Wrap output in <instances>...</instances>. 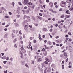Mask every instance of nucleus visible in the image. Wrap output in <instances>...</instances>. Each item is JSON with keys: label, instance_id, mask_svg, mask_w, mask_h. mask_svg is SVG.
I'll use <instances>...</instances> for the list:
<instances>
[{"label": "nucleus", "instance_id": "f257e3e1", "mask_svg": "<svg viewBox=\"0 0 73 73\" xmlns=\"http://www.w3.org/2000/svg\"><path fill=\"white\" fill-rule=\"evenodd\" d=\"M26 18H27V20H28L29 21L31 19V18H30V17H29L28 16H27L26 15H24L23 17L24 19H26Z\"/></svg>", "mask_w": 73, "mask_h": 73}, {"label": "nucleus", "instance_id": "f03ea898", "mask_svg": "<svg viewBox=\"0 0 73 73\" xmlns=\"http://www.w3.org/2000/svg\"><path fill=\"white\" fill-rule=\"evenodd\" d=\"M24 3L23 4L24 5H25V4H28V3L29 2V0H24Z\"/></svg>", "mask_w": 73, "mask_h": 73}, {"label": "nucleus", "instance_id": "7ed1b4c3", "mask_svg": "<svg viewBox=\"0 0 73 73\" xmlns=\"http://www.w3.org/2000/svg\"><path fill=\"white\" fill-rule=\"evenodd\" d=\"M43 54L44 56H47V52L46 51H44V52H43Z\"/></svg>", "mask_w": 73, "mask_h": 73}, {"label": "nucleus", "instance_id": "20e7f679", "mask_svg": "<svg viewBox=\"0 0 73 73\" xmlns=\"http://www.w3.org/2000/svg\"><path fill=\"white\" fill-rule=\"evenodd\" d=\"M64 56H65V57H64V58H67V57H68V56L67 55V54L66 53V52H65L64 53Z\"/></svg>", "mask_w": 73, "mask_h": 73}, {"label": "nucleus", "instance_id": "39448f33", "mask_svg": "<svg viewBox=\"0 0 73 73\" xmlns=\"http://www.w3.org/2000/svg\"><path fill=\"white\" fill-rule=\"evenodd\" d=\"M36 18L37 19H40V20H42V17H40V16H36Z\"/></svg>", "mask_w": 73, "mask_h": 73}, {"label": "nucleus", "instance_id": "423d86ee", "mask_svg": "<svg viewBox=\"0 0 73 73\" xmlns=\"http://www.w3.org/2000/svg\"><path fill=\"white\" fill-rule=\"evenodd\" d=\"M24 29H25V30H27V29H28V25H26L24 27Z\"/></svg>", "mask_w": 73, "mask_h": 73}, {"label": "nucleus", "instance_id": "0eeeda50", "mask_svg": "<svg viewBox=\"0 0 73 73\" xmlns=\"http://www.w3.org/2000/svg\"><path fill=\"white\" fill-rule=\"evenodd\" d=\"M29 11H31V10L30 9H29V8L28 9V10L27 11V13H29Z\"/></svg>", "mask_w": 73, "mask_h": 73}, {"label": "nucleus", "instance_id": "6e6552de", "mask_svg": "<svg viewBox=\"0 0 73 73\" xmlns=\"http://www.w3.org/2000/svg\"><path fill=\"white\" fill-rule=\"evenodd\" d=\"M66 3H71V0H67Z\"/></svg>", "mask_w": 73, "mask_h": 73}, {"label": "nucleus", "instance_id": "1a4fd4ad", "mask_svg": "<svg viewBox=\"0 0 73 73\" xmlns=\"http://www.w3.org/2000/svg\"><path fill=\"white\" fill-rule=\"evenodd\" d=\"M64 17H65V16H64V14H63L61 16V18L62 19H64Z\"/></svg>", "mask_w": 73, "mask_h": 73}, {"label": "nucleus", "instance_id": "9d476101", "mask_svg": "<svg viewBox=\"0 0 73 73\" xmlns=\"http://www.w3.org/2000/svg\"><path fill=\"white\" fill-rule=\"evenodd\" d=\"M66 18H70V15H66Z\"/></svg>", "mask_w": 73, "mask_h": 73}, {"label": "nucleus", "instance_id": "9b49d317", "mask_svg": "<svg viewBox=\"0 0 73 73\" xmlns=\"http://www.w3.org/2000/svg\"><path fill=\"white\" fill-rule=\"evenodd\" d=\"M48 44H49V45H52V42L49 41H48Z\"/></svg>", "mask_w": 73, "mask_h": 73}, {"label": "nucleus", "instance_id": "f8f14e48", "mask_svg": "<svg viewBox=\"0 0 73 73\" xmlns=\"http://www.w3.org/2000/svg\"><path fill=\"white\" fill-rule=\"evenodd\" d=\"M2 59H3V60L5 59L6 58H7V57L5 56L2 57Z\"/></svg>", "mask_w": 73, "mask_h": 73}, {"label": "nucleus", "instance_id": "ddd939ff", "mask_svg": "<svg viewBox=\"0 0 73 73\" xmlns=\"http://www.w3.org/2000/svg\"><path fill=\"white\" fill-rule=\"evenodd\" d=\"M52 68H54V64H52L51 65Z\"/></svg>", "mask_w": 73, "mask_h": 73}, {"label": "nucleus", "instance_id": "4468645a", "mask_svg": "<svg viewBox=\"0 0 73 73\" xmlns=\"http://www.w3.org/2000/svg\"><path fill=\"white\" fill-rule=\"evenodd\" d=\"M21 49L22 50H24V47H23V46H22L21 48Z\"/></svg>", "mask_w": 73, "mask_h": 73}, {"label": "nucleus", "instance_id": "2eb2a0df", "mask_svg": "<svg viewBox=\"0 0 73 73\" xmlns=\"http://www.w3.org/2000/svg\"><path fill=\"white\" fill-rule=\"evenodd\" d=\"M15 32L16 31L15 30H13L12 31V32L13 33H15Z\"/></svg>", "mask_w": 73, "mask_h": 73}, {"label": "nucleus", "instance_id": "dca6fc26", "mask_svg": "<svg viewBox=\"0 0 73 73\" xmlns=\"http://www.w3.org/2000/svg\"><path fill=\"white\" fill-rule=\"evenodd\" d=\"M68 34L69 35H70V36H72V34L70 32H69L68 33Z\"/></svg>", "mask_w": 73, "mask_h": 73}, {"label": "nucleus", "instance_id": "f3484780", "mask_svg": "<svg viewBox=\"0 0 73 73\" xmlns=\"http://www.w3.org/2000/svg\"><path fill=\"white\" fill-rule=\"evenodd\" d=\"M19 54H21V55H22L23 54V53L22 52H21V51H20Z\"/></svg>", "mask_w": 73, "mask_h": 73}, {"label": "nucleus", "instance_id": "a211bd4d", "mask_svg": "<svg viewBox=\"0 0 73 73\" xmlns=\"http://www.w3.org/2000/svg\"><path fill=\"white\" fill-rule=\"evenodd\" d=\"M21 57L22 58H23V57H24V55H23V54L21 55Z\"/></svg>", "mask_w": 73, "mask_h": 73}, {"label": "nucleus", "instance_id": "6ab92c4d", "mask_svg": "<svg viewBox=\"0 0 73 73\" xmlns=\"http://www.w3.org/2000/svg\"><path fill=\"white\" fill-rule=\"evenodd\" d=\"M16 41H17V38H15V39L14 40H13V42L14 43L15 42H16Z\"/></svg>", "mask_w": 73, "mask_h": 73}, {"label": "nucleus", "instance_id": "aec40b11", "mask_svg": "<svg viewBox=\"0 0 73 73\" xmlns=\"http://www.w3.org/2000/svg\"><path fill=\"white\" fill-rule=\"evenodd\" d=\"M49 5H53V3L52 2H50L49 4Z\"/></svg>", "mask_w": 73, "mask_h": 73}, {"label": "nucleus", "instance_id": "412c9836", "mask_svg": "<svg viewBox=\"0 0 73 73\" xmlns=\"http://www.w3.org/2000/svg\"><path fill=\"white\" fill-rule=\"evenodd\" d=\"M62 4H63L65 5V4H66V2H65L64 1H62Z\"/></svg>", "mask_w": 73, "mask_h": 73}, {"label": "nucleus", "instance_id": "4be33fe9", "mask_svg": "<svg viewBox=\"0 0 73 73\" xmlns=\"http://www.w3.org/2000/svg\"><path fill=\"white\" fill-rule=\"evenodd\" d=\"M28 4L29 5H32V3L31 2H29L28 3Z\"/></svg>", "mask_w": 73, "mask_h": 73}, {"label": "nucleus", "instance_id": "5701e85b", "mask_svg": "<svg viewBox=\"0 0 73 73\" xmlns=\"http://www.w3.org/2000/svg\"><path fill=\"white\" fill-rule=\"evenodd\" d=\"M49 11H51V12H52L53 11V9H49Z\"/></svg>", "mask_w": 73, "mask_h": 73}, {"label": "nucleus", "instance_id": "b1692460", "mask_svg": "<svg viewBox=\"0 0 73 73\" xmlns=\"http://www.w3.org/2000/svg\"><path fill=\"white\" fill-rule=\"evenodd\" d=\"M46 61H48V62H49V59H48V58H46Z\"/></svg>", "mask_w": 73, "mask_h": 73}, {"label": "nucleus", "instance_id": "393cba45", "mask_svg": "<svg viewBox=\"0 0 73 73\" xmlns=\"http://www.w3.org/2000/svg\"><path fill=\"white\" fill-rule=\"evenodd\" d=\"M63 56H64V55H63V54L60 55V57H63Z\"/></svg>", "mask_w": 73, "mask_h": 73}, {"label": "nucleus", "instance_id": "a878e982", "mask_svg": "<svg viewBox=\"0 0 73 73\" xmlns=\"http://www.w3.org/2000/svg\"><path fill=\"white\" fill-rule=\"evenodd\" d=\"M22 65H24L25 64V62H22Z\"/></svg>", "mask_w": 73, "mask_h": 73}, {"label": "nucleus", "instance_id": "bb28decb", "mask_svg": "<svg viewBox=\"0 0 73 73\" xmlns=\"http://www.w3.org/2000/svg\"><path fill=\"white\" fill-rule=\"evenodd\" d=\"M64 64L62 65V69H64Z\"/></svg>", "mask_w": 73, "mask_h": 73}, {"label": "nucleus", "instance_id": "cd10ccee", "mask_svg": "<svg viewBox=\"0 0 73 73\" xmlns=\"http://www.w3.org/2000/svg\"><path fill=\"white\" fill-rule=\"evenodd\" d=\"M17 16L18 18H20V15H17Z\"/></svg>", "mask_w": 73, "mask_h": 73}, {"label": "nucleus", "instance_id": "c85d7f7f", "mask_svg": "<svg viewBox=\"0 0 73 73\" xmlns=\"http://www.w3.org/2000/svg\"><path fill=\"white\" fill-rule=\"evenodd\" d=\"M70 11H73V7H71L70 9Z\"/></svg>", "mask_w": 73, "mask_h": 73}, {"label": "nucleus", "instance_id": "c756f323", "mask_svg": "<svg viewBox=\"0 0 73 73\" xmlns=\"http://www.w3.org/2000/svg\"><path fill=\"white\" fill-rule=\"evenodd\" d=\"M28 9V7L27 6H25V7H24L25 9Z\"/></svg>", "mask_w": 73, "mask_h": 73}, {"label": "nucleus", "instance_id": "7c9ffc66", "mask_svg": "<svg viewBox=\"0 0 73 73\" xmlns=\"http://www.w3.org/2000/svg\"><path fill=\"white\" fill-rule=\"evenodd\" d=\"M43 30L44 31H46V30H47V29H46V28H43Z\"/></svg>", "mask_w": 73, "mask_h": 73}, {"label": "nucleus", "instance_id": "2f4dec72", "mask_svg": "<svg viewBox=\"0 0 73 73\" xmlns=\"http://www.w3.org/2000/svg\"><path fill=\"white\" fill-rule=\"evenodd\" d=\"M44 64H48V62H47L45 61L44 62Z\"/></svg>", "mask_w": 73, "mask_h": 73}, {"label": "nucleus", "instance_id": "473e14b6", "mask_svg": "<svg viewBox=\"0 0 73 73\" xmlns=\"http://www.w3.org/2000/svg\"><path fill=\"white\" fill-rule=\"evenodd\" d=\"M9 13L10 15H12V13H11V12H9Z\"/></svg>", "mask_w": 73, "mask_h": 73}, {"label": "nucleus", "instance_id": "72a5a7b5", "mask_svg": "<svg viewBox=\"0 0 73 73\" xmlns=\"http://www.w3.org/2000/svg\"><path fill=\"white\" fill-rule=\"evenodd\" d=\"M41 59L40 58H39L38 59V61H41Z\"/></svg>", "mask_w": 73, "mask_h": 73}, {"label": "nucleus", "instance_id": "f704fd0d", "mask_svg": "<svg viewBox=\"0 0 73 73\" xmlns=\"http://www.w3.org/2000/svg\"><path fill=\"white\" fill-rule=\"evenodd\" d=\"M62 8H60L59 9V11H60V12H61V11H62Z\"/></svg>", "mask_w": 73, "mask_h": 73}, {"label": "nucleus", "instance_id": "c9c22d12", "mask_svg": "<svg viewBox=\"0 0 73 73\" xmlns=\"http://www.w3.org/2000/svg\"><path fill=\"white\" fill-rule=\"evenodd\" d=\"M30 49L31 51L33 50V48H32V46H31L30 47Z\"/></svg>", "mask_w": 73, "mask_h": 73}, {"label": "nucleus", "instance_id": "e433bc0d", "mask_svg": "<svg viewBox=\"0 0 73 73\" xmlns=\"http://www.w3.org/2000/svg\"><path fill=\"white\" fill-rule=\"evenodd\" d=\"M12 36L13 38H14V37H15V35L13 34L12 35Z\"/></svg>", "mask_w": 73, "mask_h": 73}, {"label": "nucleus", "instance_id": "4c0bfd02", "mask_svg": "<svg viewBox=\"0 0 73 73\" xmlns=\"http://www.w3.org/2000/svg\"><path fill=\"white\" fill-rule=\"evenodd\" d=\"M5 18H7L8 19L9 18V16H5Z\"/></svg>", "mask_w": 73, "mask_h": 73}, {"label": "nucleus", "instance_id": "58836bf2", "mask_svg": "<svg viewBox=\"0 0 73 73\" xmlns=\"http://www.w3.org/2000/svg\"><path fill=\"white\" fill-rule=\"evenodd\" d=\"M56 20V18H54L52 19V20L53 21H55Z\"/></svg>", "mask_w": 73, "mask_h": 73}, {"label": "nucleus", "instance_id": "ea45409f", "mask_svg": "<svg viewBox=\"0 0 73 73\" xmlns=\"http://www.w3.org/2000/svg\"><path fill=\"white\" fill-rule=\"evenodd\" d=\"M52 13H57V12H56V11H52Z\"/></svg>", "mask_w": 73, "mask_h": 73}, {"label": "nucleus", "instance_id": "a19ab883", "mask_svg": "<svg viewBox=\"0 0 73 73\" xmlns=\"http://www.w3.org/2000/svg\"><path fill=\"white\" fill-rule=\"evenodd\" d=\"M69 60V59L68 58H67V59L66 60V62H68V60Z\"/></svg>", "mask_w": 73, "mask_h": 73}, {"label": "nucleus", "instance_id": "79ce46f5", "mask_svg": "<svg viewBox=\"0 0 73 73\" xmlns=\"http://www.w3.org/2000/svg\"><path fill=\"white\" fill-rule=\"evenodd\" d=\"M53 31V29H50V32H52V31Z\"/></svg>", "mask_w": 73, "mask_h": 73}, {"label": "nucleus", "instance_id": "37998d69", "mask_svg": "<svg viewBox=\"0 0 73 73\" xmlns=\"http://www.w3.org/2000/svg\"><path fill=\"white\" fill-rule=\"evenodd\" d=\"M19 4L20 5H22V4H21V3L20 2H19Z\"/></svg>", "mask_w": 73, "mask_h": 73}, {"label": "nucleus", "instance_id": "c03bdc74", "mask_svg": "<svg viewBox=\"0 0 73 73\" xmlns=\"http://www.w3.org/2000/svg\"><path fill=\"white\" fill-rule=\"evenodd\" d=\"M1 8L2 10H4V8L3 7H1Z\"/></svg>", "mask_w": 73, "mask_h": 73}, {"label": "nucleus", "instance_id": "a18cd8bd", "mask_svg": "<svg viewBox=\"0 0 73 73\" xmlns=\"http://www.w3.org/2000/svg\"><path fill=\"white\" fill-rule=\"evenodd\" d=\"M33 20H34V21L36 20V19H35V18L34 17H33Z\"/></svg>", "mask_w": 73, "mask_h": 73}, {"label": "nucleus", "instance_id": "49530a36", "mask_svg": "<svg viewBox=\"0 0 73 73\" xmlns=\"http://www.w3.org/2000/svg\"><path fill=\"white\" fill-rule=\"evenodd\" d=\"M5 24V22H4V23H2V25H4Z\"/></svg>", "mask_w": 73, "mask_h": 73}, {"label": "nucleus", "instance_id": "de8ad7c7", "mask_svg": "<svg viewBox=\"0 0 73 73\" xmlns=\"http://www.w3.org/2000/svg\"><path fill=\"white\" fill-rule=\"evenodd\" d=\"M69 12V10H67L66 11V13H68Z\"/></svg>", "mask_w": 73, "mask_h": 73}, {"label": "nucleus", "instance_id": "09e8293b", "mask_svg": "<svg viewBox=\"0 0 73 73\" xmlns=\"http://www.w3.org/2000/svg\"><path fill=\"white\" fill-rule=\"evenodd\" d=\"M42 51H43V52H44V51H45V48H43L42 50Z\"/></svg>", "mask_w": 73, "mask_h": 73}, {"label": "nucleus", "instance_id": "8fccbe9b", "mask_svg": "<svg viewBox=\"0 0 73 73\" xmlns=\"http://www.w3.org/2000/svg\"><path fill=\"white\" fill-rule=\"evenodd\" d=\"M34 43H36V40H34Z\"/></svg>", "mask_w": 73, "mask_h": 73}, {"label": "nucleus", "instance_id": "3c124183", "mask_svg": "<svg viewBox=\"0 0 73 73\" xmlns=\"http://www.w3.org/2000/svg\"><path fill=\"white\" fill-rule=\"evenodd\" d=\"M4 38H7V36L5 35L4 36Z\"/></svg>", "mask_w": 73, "mask_h": 73}, {"label": "nucleus", "instance_id": "603ef678", "mask_svg": "<svg viewBox=\"0 0 73 73\" xmlns=\"http://www.w3.org/2000/svg\"><path fill=\"white\" fill-rule=\"evenodd\" d=\"M12 5H13V6H14V5H15V3L13 2L12 3Z\"/></svg>", "mask_w": 73, "mask_h": 73}, {"label": "nucleus", "instance_id": "864d4df0", "mask_svg": "<svg viewBox=\"0 0 73 73\" xmlns=\"http://www.w3.org/2000/svg\"><path fill=\"white\" fill-rule=\"evenodd\" d=\"M7 61H3V63H4V64H6L7 63Z\"/></svg>", "mask_w": 73, "mask_h": 73}, {"label": "nucleus", "instance_id": "5fc2aeb1", "mask_svg": "<svg viewBox=\"0 0 73 73\" xmlns=\"http://www.w3.org/2000/svg\"><path fill=\"white\" fill-rule=\"evenodd\" d=\"M9 27V25L8 24H7V25L5 26L6 28H7V27Z\"/></svg>", "mask_w": 73, "mask_h": 73}, {"label": "nucleus", "instance_id": "6e6d98bb", "mask_svg": "<svg viewBox=\"0 0 73 73\" xmlns=\"http://www.w3.org/2000/svg\"><path fill=\"white\" fill-rule=\"evenodd\" d=\"M55 27H58V24H56L55 25Z\"/></svg>", "mask_w": 73, "mask_h": 73}, {"label": "nucleus", "instance_id": "4d7b16f0", "mask_svg": "<svg viewBox=\"0 0 73 73\" xmlns=\"http://www.w3.org/2000/svg\"><path fill=\"white\" fill-rule=\"evenodd\" d=\"M4 73H7V70H6V71H5V70H4Z\"/></svg>", "mask_w": 73, "mask_h": 73}, {"label": "nucleus", "instance_id": "13d9d810", "mask_svg": "<svg viewBox=\"0 0 73 73\" xmlns=\"http://www.w3.org/2000/svg\"><path fill=\"white\" fill-rule=\"evenodd\" d=\"M57 4V3L56 2H55L54 3V5H56V4Z\"/></svg>", "mask_w": 73, "mask_h": 73}, {"label": "nucleus", "instance_id": "bf43d9fd", "mask_svg": "<svg viewBox=\"0 0 73 73\" xmlns=\"http://www.w3.org/2000/svg\"><path fill=\"white\" fill-rule=\"evenodd\" d=\"M72 41V39H71V38L69 39L68 40L69 41Z\"/></svg>", "mask_w": 73, "mask_h": 73}, {"label": "nucleus", "instance_id": "052dcab7", "mask_svg": "<svg viewBox=\"0 0 73 73\" xmlns=\"http://www.w3.org/2000/svg\"><path fill=\"white\" fill-rule=\"evenodd\" d=\"M29 27H30V28H32V25H29Z\"/></svg>", "mask_w": 73, "mask_h": 73}, {"label": "nucleus", "instance_id": "680f3d73", "mask_svg": "<svg viewBox=\"0 0 73 73\" xmlns=\"http://www.w3.org/2000/svg\"><path fill=\"white\" fill-rule=\"evenodd\" d=\"M39 16H42V14L41 13H40L39 14Z\"/></svg>", "mask_w": 73, "mask_h": 73}, {"label": "nucleus", "instance_id": "e2e57ef3", "mask_svg": "<svg viewBox=\"0 0 73 73\" xmlns=\"http://www.w3.org/2000/svg\"><path fill=\"white\" fill-rule=\"evenodd\" d=\"M14 46L15 48H17V45H16V44H15L14 45Z\"/></svg>", "mask_w": 73, "mask_h": 73}, {"label": "nucleus", "instance_id": "0e129e2a", "mask_svg": "<svg viewBox=\"0 0 73 73\" xmlns=\"http://www.w3.org/2000/svg\"><path fill=\"white\" fill-rule=\"evenodd\" d=\"M9 60V57L8 56L6 60Z\"/></svg>", "mask_w": 73, "mask_h": 73}, {"label": "nucleus", "instance_id": "69168bd1", "mask_svg": "<svg viewBox=\"0 0 73 73\" xmlns=\"http://www.w3.org/2000/svg\"><path fill=\"white\" fill-rule=\"evenodd\" d=\"M63 27L65 29H66V27L65 25H64L63 26Z\"/></svg>", "mask_w": 73, "mask_h": 73}, {"label": "nucleus", "instance_id": "338daca9", "mask_svg": "<svg viewBox=\"0 0 73 73\" xmlns=\"http://www.w3.org/2000/svg\"><path fill=\"white\" fill-rule=\"evenodd\" d=\"M56 38H59V36H57L55 37Z\"/></svg>", "mask_w": 73, "mask_h": 73}, {"label": "nucleus", "instance_id": "774afa93", "mask_svg": "<svg viewBox=\"0 0 73 73\" xmlns=\"http://www.w3.org/2000/svg\"><path fill=\"white\" fill-rule=\"evenodd\" d=\"M4 30L5 31H7V28H5L4 29Z\"/></svg>", "mask_w": 73, "mask_h": 73}]
</instances>
